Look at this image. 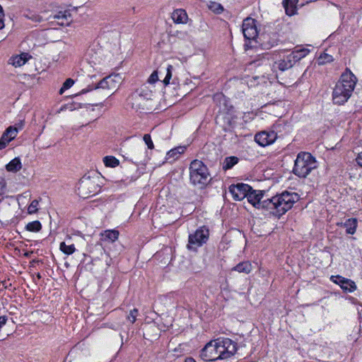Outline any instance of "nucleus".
<instances>
[{
  "label": "nucleus",
  "mask_w": 362,
  "mask_h": 362,
  "mask_svg": "<svg viewBox=\"0 0 362 362\" xmlns=\"http://www.w3.org/2000/svg\"><path fill=\"white\" fill-rule=\"evenodd\" d=\"M316 168L315 158L310 153L300 152L295 160L293 173L300 178H305Z\"/></svg>",
  "instance_id": "obj_5"
},
{
  "label": "nucleus",
  "mask_w": 362,
  "mask_h": 362,
  "mask_svg": "<svg viewBox=\"0 0 362 362\" xmlns=\"http://www.w3.org/2000/svg\"><path fill=\"white\" fill-rule=\"evenodd\" d=\"M190 182L199 188H203L210 180L209 173L204 163L199 160L191 162L189 168Z\"/></svg>",
  "instance_id": "obj_4"
},
{
  "label": "nucleus",
  "mask_w": 362,
  "mask_h": 362,
  "mask_svg": "<svg viewBox=\"0 0 362 362\" xmlns=\"http://www.w3.org/2000/svg\"><path fill=\"white\" fill-rule=\"evenodd\" d=\"M252 269L251 263L248 261L240 262L235 267L233 268V270L236 271L239 273L249 274Z\"/></svg>",
  "instance_id": "obj_23"
},
{
  "label": "nucleus",
  "mask_w": 362,
  "mask_h": 362,
  "mask_svg": "<svg viewBox=\"0 0 362 362\" xmlns=\"http://www.w3.org/2000/svg\"><path fill=\"white\" fill-rule=\"evenodd\" d=\"M6 180L3 177H0V195L3 194L6 188Z\"/></svg>",
  "instance_id": "obj_40"
},
{
  "label": "nucleus",
  "mask_w": 362,
  "mask_h": 362,
  "mask_svg": "<svg viewBox=\"0 0 362 362\" xmlns=\"http://www.w3.org/2000/svg\"><path fill=\"white\" fill-rule=\"evenodd\" d=\"M264 193L262 191L250 189L246 198L247 201L257 209H266V199L262 200Z\"/></svg>",
  "instance_id": "obj_13"
},
{
  "label": "nucleus",
  "mask_w": 362,
  "mask_h": 362,
  "mask_svg": "<svg viewBox=\"0 0 362 362\" xmlns=\"http://www.w3.org/2000/svg\"><path fill=\"white\" fill-rule=\"evenodd\" d=\"M236 344L228 338L218 339L207 343L202 349L200 356L206 361L226 359L235 354Z\"/></svg>",
  "instance_id": "obj_1"
},
{
  "label": "nucleus",
  "mask_w": 362,
  "mask_h": 362,
  "mask_svg": "<svg viewBox=\"0 0 362 362\" xmlns=\"http://www.w3.org/2000/svg\"><path fill=\"white\" fill-rule=\"evenodd\" d=\"M119 234V231L117 230H107L103 233H101V235L104 237L103 240H105L115 242L118 239Z\"/></svg>",
  "instance_id": "obj_28"
},
{
  "label": "nucleus",
  "mask_w": 362,
  "mask_h": 362,
  "mask_svg": "<svg viewBox=\"0 0 362 362\" xmlns=\"http://www.w3.org/2000/svg\"><path fill=\"white\" fill-rule=\"evenodd\" d=\"M356 82V77L350 70L346 69L333 89V103L339 105H344L351 96Z\"/></svg>",
  "instance_id": "obj_2"
},
{
  "label": "nucleus",
  "mask_w": 362,
  "mask_h": 362,
  "mask_svg": "<svg viewBox=\"0 0 362 362\" xmlns=\"http://www.w3.org/2000/svg\"><path fill=\"white\" fill-rule=\"evenodd\" d=\"M173 66L172 65H168L167 67L160 66L158 69L155 70L148 78V83L149 84H153L156 81L160 80L158 74H165V76L163 79V83L165 86L169 84L170 79L172 77V70Z\"/></svg>",
  "instance_id": "obj_8"
},
{
  "label": "nucleus",
  "mask_w": 362,
  "mask_h": 362,
  "mask_svg": "<svg viewBox=\"0 0 362 362\" xmlns=\"http://www.w3.org/2000/svg\"><path fill=\"white\" fill-rule=\"evenodd\" d=\"M185 151V146H178L173 148L167 153L166 159L170 160V162L174 161L177 159L180 155L183 153Z\"/></svg>",
  "instance_id": "obj_22"
},
{
  "label": "nucleus",
  "mask_w": 362,
  "mask_h": 362,
  "mask_svg": "<svg viewBox=\"0 0 362 362\" xmlns=\"http://www.w3.org/2000/svg\"><path fill=\"white\" fill-rule=\"evenodd\" d=\"M332 61H333L332 56H331L328 54H326V53L321 54L318 58L319 64H326L328 62H331Z\"/></svg>",
  "instance_id": "obj_34"
},
{
  "label": "nucleus",
  "mask_w": 362,
  "mask_h": 362,
  "mask_svg": "<svg viewBox=\"0 0 362 362\" xmlns=\"http://www.w3.org/2000/svg\"><path fill=\"white\" fill-rule=\"evenodd\" d=\"M171 18L176 24H186L188 21V16L185 10L177 8L172 13Z\"/></svg>",
  "instance_id": "obj_17"
},
{
  "label": "nucleus",
  "mask_w": 362,
  "mask_h": 362,
  "mask_svg": "<svg viewBox=\"0 0 362 362\" xmlns=\"http://www.w3.org/2000/svg\"><path fill=\"white\" fill-rule=\"evenodd\" d=\"M138 315H139L138 309L134 308L133 310H130L129 314L127 317V319L132 324H134L136 320V317H137Z\"/></svg>",
  "instance_id": "obj_36"
},
{
  "label": "nucleus",
  "mask_w": 362,
  "mask_h": 362,
  "mask_svg": "<svg viewBox=\"0 0 362 362\" xmlns=\"http://www.w3.org/2000/svg\"><path fill=\"white\" fill-rule=\"evenodd\" d=\"M121 82V77L118 75H110L102 79L95 88L107 89L110 90H116Z\"/></svg>",
  "instance_id": "obj_11"
},
{
  "label": "nucleus",
  "mask_w": 362,
  "mask_h": 362,
  "mask_svg": "<svg viewBox=\"0 0 362 362\" xmlns=\"http://www.w3.org/2000/svg\"><path fill=\"white\" fill-rule=\"evenodd\" d=\"M18 132L16 127L13 126L8 127L0 139V150L5 148L8 144L16 137Z\"/></svg>",
  "instance_id": "obj_16"
},
{
  "label": "nucleus",
  "mask_w": 362,
  "mask_h": 362,
  "mask_svg": "<svg viewBox=\"0 0 362 362\" xmlns=\"http://www.w3.org/2000/svg\"><path fill=\"white\" fill-rule=\"evenodd\" d=\"M87 92H88L87 90L83 89V90H82L81 93H87Z\"/></svg>",
  "instance_id": "obj_45"
},
{
  "label": "nucleus",
  "mask_w": 362,
  "mask_h": 362,
  "mask_svg": "<svg viewBox=\"0 0 362 362\" xmlns=\"http://www.w3.org/2000/svg\"><path fill=\"white\" fill-rule=\"evenodd\" d=\"M30 58L31 56L29 55L28 53H22L20 55L12 57L9 59V63L15 67H20L24 65Z\"/></svg>",
  "instance_id": "obj_18"
},
{
  "label": "nucleus",
  "mask_w": 362,
  "mask_h": 362,
  "mask_svg": "<svg viewBox=\"0 0 362 362\" xmlns=\"http://www.w3.org/2000/svg\"><path fill=\"white\" fill-rule=\"evenodd\" d=\"M277 139L274 131H262L255 134V140L261 146H267L273 144Z\"/></svg>",
  "instance_id": "obj_12"
},
{
  "label": "nucleus",
  "mask_w": 362,
  "mask_h": 362,
  "mask_svg": "<svg viewBox=\"0 0 362 362\" xmlns=\"http://www.w3.org/2000/svg\"><path fill=\"white\" fill-rule=\"evenodd\" d=\"M346 231L348 234H354L357 228V219L354 218H349L344 223Z\"/></svg>",
  "instance_id": "obj_27"
},
{
  "label": "nucleus",
  "mask_w": 362,
  "mask_h": 362,
  "mask_svg": "<svg viewBox=\"0 0 362 362\" xmlns=\"http://www.w3.org/2000/svg\"><path fill=\"white\" fill-rule=\"evenodd\" d=\"M238 161V158L235 156L227 157L225 158L223 162V168L228 170L233 167Z\"/></svg>",
  "instance_id": "obj_32"
},
{
  "label": "nucleus",
  "mask_w": 362,
  "mask_h": 362,
  "mask_svg": "<svg viewBox=\"0 0 362 362\" xmlns=\"http://www.w3.org/2000/svg\"><path fill=\"white\" fill-rule=\"evenodd\" d=\"M103 163L107 167L115 168L119 165V161L115 157L107 156L103 158Z\"/></svg>",
  "instance_id": "obj_31"
},
{
  "label": "nucleus",
  "mask_w": 362,
  "mask_h": 362,
  "mask_svg": "<svg viewBox=\"0 0 362 362\" xmlns=\"http://www.w3.org/2000/svg\"><path fill=\"white\" fill-rule=\"evenodd\" d=\"M59 250L66 255H71L76 252V247L74 244H68L66 242H62L59 245Z\"/></svg>",
  "instance_id": "obj_29"
},
{
  "label": "nucleus",
  "mask_w": 362,
  "mask_h": 362,
  "mask_svg": "<svg viewBox=\"0 0 362 362\" xmlns=\"http://www.w3.org/2000/svg\"><path fill=\"white\" fill-rule=\"evenodd\" d=\"M4 16V14H3V8L0 6V29H2L4 27V21L2 19V16Z\"/></svg>",
  "instance_id": "obj_41"
},
{
  "label": "nucleus",
  "mask_w": 362,
  "mask_h": 362,
  "mask_svg": "<svg viewBox=\"0 0 362 362\" xmlns=\"http://www.w3.org/2000/svg\"><path fill=\"white\" fill-rule=\"evenodd\" d=\"M177 40L186 42H192V37L189 32L186 30H177L173 34Z\"/></svg>",
  "instance_id": "obj_26"
},
{
  "label": "nucleus",
  "mask_w": 362,
  "mask_h": 362,
  "mask_svg": "<svg viewBox=\"0 0 362 362\" xmlns=\"http://www.w3.org/2000/svg\"><path fill=\"white\" fill-rule=\"evenodd\" d=\"M332 281L338 284L341 289L346 292L351 293L356 289V285L354 281L351 279H346L341 276H332Z\"/></svg>",
  "instance_id": "obj_15"
},
{
  "label": "nucleus",
  "mask_w": 362,
  "mask_h": 362,
  "mask_svg": "<svg viewBox=\"0 0 362 362\" xmlns=\"http://www.w3.org/2000/svg\"><path fill=\"white\" fill-rule=\"evenodd\" d=\"M252 189V187L244 183H238L230 186L229 192L232 194L233 199L237 201L243 200L247 197L248 192Z\"/></svg>",
  "instance_id": "obj_14"
},
{
  "label": "nucleus",
  "mask_w": 362,
  "mask_h": 362,
  "mask_svg": "<svg viewBox=\"0 0 362 362\" xmlns=\"http://www.w3.org/2000/svg\"><path fill=\"white\" fill-rule=\"evenodd\" d=\"M357 164L362 167V151L359 153L356 158Z\"/></svg>",
  "instance_id": "obj_42"
},
{
  "label": "nucleus",
  "mask_w": 362,
  "mask_h": 362,
  "mask_svg": "<svg viewBox=\"0 0 362 362\" xmlns=\"http://www.w3.org/2000/svg\"><path fill=\"white\" fill-rule=\"evenodd\" d=\"M77 191L81 197L86 199L95 194L99 191V186L94 180L83 177L78 184Z\"/></svg>",
  "instance_id": "obj_6"
},
{
  "label": "nucleus",
  "mask_w": 362,
  "mask_h": 362,
  "mask_svg": "<svg viewBox=\"0 0 362 362\" xmlns=\"http://www.w3.org/2000/svg\"><path fill=\"white\" fill-rule=\"evenodd\" d=\"M298 0H284L283 6L285 8L286 13L288 16H293L296 13V5Z\"/></svg>",
  "instance_id": "obj_19"
},
{
  "label": "nucleus",
  "mask_w": 362,
  "mask_h": 362,
  "mask_svg": "<svg viewBox=\"0 0 362 362\" xmlns=\"http://www.w3.org/2000/svg\"><path fill=\"white\" fill-rule=\"evenodd\" d=\"M308 49L303 48L293 51L289 54V56L295 64L297 62L304 58L308 54Z\"/></svg>",
  "instance_id": "obj_25"
},
{
  "label": "nucleus",
  "mask_w": 362,
  "mask_h": 362,
  "mask_svg": "<svg viewBox=\"0 0 362 362\" xmlns=\"http://www.w3.org/2000/svg\"><path fill=\"white\" fill-rule=\"evenodd\" d=\"M71 13L69 11H61L53 16L54 19L61 20L59 23L60 25H69L71 21Z\"/></svg>",
  "instance_id": "obj_20"
},
{
  "label": "nucleus",
  "mask_w": 362,
  "mask_h": 362,
  "mask_svg": "<svg viewBox=\"0 0 362 362\" xmlns=\"http://www.w3.org/2000/svg\"><path fill=\"white\" fill-rule=\"evenodd\" d=\"M207 6L209 10L216 14H221L224 11L223 6L221 4L216 1H210L207 4Z\"/></svg>",
  "instance_id": "obj_30"
},
{
  "label": "nucleus",
  "mask_w": 362,
  "mask_h": 362,
  "mask_svg": "<svg viewBox=\"0 0 362 362\" xmlns=\"http://www.w3.org/2000/svg\"><path fill=\"white\" fill-rule=\"evenodd\" d=\"M38 205H39V201L37 199H34L30 204L28 206V213L29 214H33L38 211Z\"/></svg>",
  "instance_id": "obj_35"
},
{
  "label": "nucleus",
  "mask_w": 362,
  "mask_h": 362,
  "mask_svg": "<svg viewBox=\"0 0 362 362\" xmlns=\"http://www.w3.org/2000/svg\"><path fill=\"white\" fill-rule=\"evenodd\" d=\"M275 64L276 65V67L282 71L293 67V66L294 65V63L290 58L289 54H288L284 59L276 62Z\"/></svg>",
  "instance_id": "obj_21"
},
{
  "label": "nucleus",
  "mask_w": 362,
  "mask_h": 362,
  "mask_svg": "<svg viewBox=\"0 0 362 362\" xmlns=\"http://www.w3.org/2000/svg\"><path fill=\"white\" fill-rule=\"evenodd\" d=\"M209 238V230L204 228L197 229L189 235L187 247L189 250H196L205 243Z\"/></svg>",
  "instance_id": "obj_7"
},
{
  "label": "nucleus",
  "mask_w": 362,
  "mask_h": 362,
  "mask_svg": "<svg viewBox=\"0 0 362 362\" xmlns=\"http://www.w3.org/2000/svg\"><path fill=\"white\" fill-rule=\"evenodd\" d=\"M22 168L21 159L16 157L11 160L6 165V169L8 172L16 173Z\"/></svg>",
  "instance_id": "obj_24"
},
{
  "label": "nucleus",
  "mask_w": 362,
  "mask_h": 362,
  "mask_svg": "<svg viewBox=\"0 0 362 362\" xmlns=\"http://www.w3.org/2000/svg\"><path fill=\"white\" fill-rule=\"evenodd\" d=\"M242 30L245 39L255 40L258 34L255 19L252 18H245L243 23Z\"/></svg>",
  "instance_id": "obj_10"
},
{
  "label": "nucleus",
  "mask_w": 362,
  "mask_h": 362,
  "mask_svg": "<svg viewBox=\"0 0 362 362\" xmlns=\"http://www.w3.org/2000/svg\"><path fill=\"white\" fill-rule=\"evenodd\" d=\"M143 139H144L145 144L147 145V146L149 149H153L154 148V145H153V143L152 141L150 134H144Z\"/></svg>",
  "instance_id": "obj_39"
},
{
  "label": "nucleus",
  "mask_w": 362,
  "mask_h": 362,
  "mask_svg": "<svg viewBox=\"0 0 362 362\" xmlns=\"http://www.w3.org/2000/svg\"><path fill=\"white\" fill-rule=\"evenodd\" d=\"M185 362H196V361L192 358H187Z\"/></svg>",
  "instance_id": "obj_43"
},
{
  "label": "nucleus",
  "mask_w": 362,
  "mask_h": 362,
  "mask_svg": "<svg viewBox=\"0 0 362 362\" xmlns=\"http://www.w3.org/2000/svg\"><path fill=\"white\" fill-rule=\"evenodd\" d=\"M153 91L146 84L142 85L137 93L132 95L133 105L141 106V100H151Z\"/></svg>",
  "instance_id": "obj_9"
},
{
  "label": "nucleus",
  "mask_w": 362,
  "mask_h": 362,
  "mask_svg": "<svg viewBox=\"0 0 362 362\" xmlns=\"http://www.w3.org/2000/svg\"><path fill=\"white\" fill-rule=\"evenodd\" d=\"M25 17L30 20H31L33 22L40 23L42 21V17L40 16L39 14L37 13H28L25 16Z\"/></svg>",
  "instance_id": "obj_38"
},
{
  "label": "nucleus",
  "mask_w": 362,
  "mask_h": 362,
  "mask_svg": "<svg viewBox=\"0 0 362 362\" xmlns=\"http://www.w3.org/2000/svg\"><path fill=\"white\" fill-rule=\"evenodd\" d=\"M25 228L27 230L30 232H38L42 228V225L39 221H34L32 222L28 223Z\"/></svg>",
  "instance_id": "obj_33"
},
{
  "label": "nucleus",
  "mask_w": 362,
  "mask_h": 362,
  "mask_svg": "<svg viewBox=\"0 0 362 362\" xmlns=\"http://www.w3.org/2000/svg\"><path fill=\"white\" fill-rule=\"evenodd\" d=\"M299 197L294 192H284L271 199H266V209L275 216H281L290 210Z\"/></svg>",
  "instance_id": "obj_3"
},
{
  "label": "nucleus",
  "mask_w": 362,
  "mask_h": 362,
  "mask_svg": "<svg viewBox=\"0 0 362 362\" xmlns=\"http://www.w3.org/2000/svg\"><path fill=\"white\" fill-rule=\"evenodd\" d=\"M158 76L159 77H165V74H158Z\"/></svg>",
  "instance_id": "obj_44"
},
{
  "label": "nucleus",
  "mask_w": 362,
  "mask_h": 362,
  "mask_svg": "<svg viewBox=\"0 0 362 362\" xmlns=\"http://www.w3.org/2000/svg\"><path fill=\"white\" fill-rule=\"evenodd\" d=\"M74 84V81L71 78H67L63 83L59 90V93L62 94L66 90L70 88Z\"/></svg>",
  "instance_id": "obj_37"
}]
</instances>
